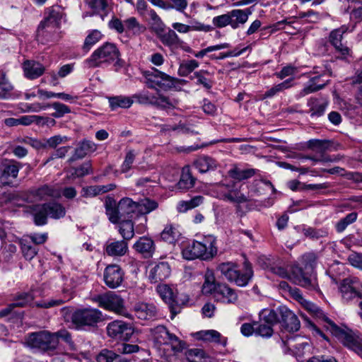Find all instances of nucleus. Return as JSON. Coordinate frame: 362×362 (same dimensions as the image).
<instances>
[{
	"label": "nucleus",
	"instance_id": "de8ad7c7",
	"mask_svg": "<svg viewBox=\"0 0 362 362\" xmlns=\"http://www.w3.org/2000/svg\"><path fill=\"white\" fill-rule=\"evenodd\" d=\"M303 234L310 239L318 240L322 238L327 237L329 234L327 228H316L313 227H303L302 230Z\"/></svg>",
	"mask_w": 362,
	"mask_h": 362
},
{
	"label": "nucleus",
	"instance_id": "5701e85b",
	"mask_svg": "<svg viewBox=\"0 0 362 362\" xmlns=\"http://www.w3.org/2000/svg\"><path fill=\"white\" fill-rule=\"evenodd\" d=\"M213 294L217 301L223 303H235L238 300L235 291L226 284H218Z\"/></svg>",
	"mask_w": 362,
	"mask_h": 362
},
{
	"label": "nucleus",
	"instance_id": "0e129e2a",
	"mask_svg": "<svg viewBox=\"0 0 362 362\" xmlns=\"http://www.w3.org/2000/svg\"><path fill=\"white\" fill-rule=\"evenodd\" d=\"M48 107H49V104L42 105L39 103H35L33 104L21 103L19 104V109L23 112H39L41 110H45Z\"/></svg>",
	"mask_w": 362,
	"mask_h": 362
},
{
	"label": "nucleus",
	"instance_id": "3c124183",
	"mask_svg": "<svg viewBox=\"0 0 362 362\" xmlns=\"http://www.w3.org/2000/svg\"><path fill=\"white\" fill-rule=\"evenodd\" d=\"M293 78H290L282 83H280L273 87H272L270 89L267 90L264 93V98H272L274 95H277L278 93L283 92L284 90L292 87L293 86Z\"/></svg>",
	"mask_w": 362,
	"mask_h": 362
},
{
	"label": "nucleus",
	"instance_id": "f8f14e48",
	"mask_svg": "<svg viewBox=\"0 0 362 362\" xmlns=\"http://www.w3.org/2000/svg\"><path fill=\"white\" fill-rule=\"evenodd\" d=\"M98 305L105 310L113 311L119 315L131 318V315L124 309V301L120 296L115 292L109 291L94 298Z\"/></svg>",
	"mask_w": 362,
	"mask_h": 362
},
{
	"label": "nucleus",
	"instance_id": "9b49d317",
	"mask_svg": "<svg viewBox=\"0 0 362 362\" xmlns=\"http://www.w3.org/2000/svg\"><path fill=\"white\" fill-rule=\"evenodd\" d=\"M156 291L161 299L168 305L173 314L172 318L180 312V305H185L189 301L187 296L184 294L176 296L173 289L165 284H158L156 286Z\"/></svg>",
	"mask_w": 362,
	"mask_h": 362
},
{
	"label": "nucleus",
	"instance_id": "13d9d810",
	"mask_svg": "<svg viewBox=\"0 0 362 362\" xmlns=\"http://www.w3.org/2000/svg\"><path fill=\"white\" fill-rule=\"evenodd\" d=\"M204 283L202 286V292L204 293H213L218 285L215 284V278L213 272L207 269L204 275Z\"/></svg>",
	"mask_w": 362,
	"mask_h": 362
},
{
	"label": "nucleus",
	"instance_id": "f3484780",
	"mask_svg": "<svg viewBox=\"0 0 362 362\" xmlns=\"http://www.w3.org/2000/svg\"><path fill=\"white\" fill-rule=\"evenodd\" d=\"M107 335L120 341H129L134 334L132 326L121 320H115L107 326Z\"/></svg>",
	"mask_w": 362,
	"mask_h": 362
},
{
	"label": "nucleus",
	"instance_id": "a18cd8bd",
	"mask_svg": "<svg viewBox=\"0 0 362 362\" xmlns=\"http://www.w3.org/2000/svg\"><path fill=\"white\" fill-rule=\"evenodd\" d=\"M211 76L212 74L206 70H199L194 73L192 78H197V84L202 85L206 89L209 90L212 88L213 81L208 76Z\"/></svg>",
	"mask_w": 362,
	"mask_h": 362
},
{
	"label": "nucleus",
	"instance_id": "9d476101",
	"mask_svg": "<svg viewBox=\"0 0 362 362\" xmlns=\"http://www.w3.org/2000/svg\"><path fill=\"white\" fill-rule=\"evenodd\" d=\"M134 102L143 105H151L162 109L175 107L177 104L176 100H171L168 97L161 94H153L146 90L132 95Z\"/></svg>",
	"mask_w": 362,
	"mask_h": 362
},
{
	"label": "nucleus",
	"instance_id": "6e6552de",
	"mask_svg": "<svg viewBox=\"0 0 362 362\" xmlns=\"http://www.w3.org/2000/svg\"><path fill=\"white\" fill-rule=\"evenodd\" d=\"M214 189L217 198L224 202L243 204L247 201V197L241 192L240 187L233 180L215 183Z\"/></svg>",
	"mask_w": 362,
	"mask_h": 362
},
{
	"label": "nucleus",
	"instance_id": "4468645a",
	"mask_svg": "<svg viewBox=\"0 0 362 362\" xmlns=\"http://www.w3.org/2000/svg\"><path fill=\"white\" fill-rule=\"evenodd\" d=\"M154 341L160 345L169 344L175 352H180L185 349V343L178 339L177 336L169 332L165 327L157 326L151 329Z\"/></svg>",
	"mask_w": 362,
	"mask_h": 362
},
{
	"label": "nucleus",
	"instance_id": "72a5a7b5",
	"mask_svg": "<svg viewBox=\"0 0 362 362\" xmlns=\"http://www.w3.org/2000/svg\"><path fill=\"white\" fill-rule=\"evenodd\" d=\"M196 179L192 175L189 166H185L181 173L180 180L177 186L178 189L182 190H188L194 187Z\"/></svg>",
	"mask_w": 362,
	"mask_h": 362
},
{
	"label": "nucleus",
	"instance_id": "a211bd4d",
	"mask_svg": "<svg viewBox=\"0 0 362 362\" xmlns=\"http://www.w3.org/2000/svg\"><path fill=\"white\" fill-rule=\"evenodd\" d=\"M362 283L357 277L351 276L344 279L340 284L339 290L342 298L346 301L351 300L356 298H361Z\"/></svg>",
	"mask_w": 362,
	"mask_h": 362
},
{
	"label": "nucleus",
	"instance_id": "39448f33",
	"mask_svg": "<svg viewBox=\"0 0 362 362\" xmlns=\"http://www.w3.org/2000/svg\"><path fill=\"white\" fill-rule=\"evenodd\" d=\"M217 269L228 281L238 286L247 285L253 276L252 266L247 261L244 262L243 272L238 269L237 264L230 262L220 264Z\"/></svg>",
	"mask_w": 362,
	"mask_h": 362
},
{
	"label": "nucleus",
	"instance_id": "864d4df0",
	"mask_svg": "<svg viewBox=\"0 0 362 362\" xmlns=\"http://www.w3.org/2000/svg\"><path fill=\"white\" fill-rule=\"evenodd\" d=\"M119 232L124 240L128 241L134 235V224L131 220H122L119 225Z\"/></svg>",
	"mask_w": 362,
	"mask_h": 362
},
{
	"label": "nucleus",
	"instance_id": "e433bc0d",
	"mask_svg": "<svg viewBox=\"0 0 362 362\" xmlns=\"http://www.w3.org/2000/svg\"><path fill=\"white\" fill-rule=\"evenodd\" d=\"M194 165L201 173L214 170L216 168V161L206 156H200L194 162Z\"/></svg>",
	"mask_w": 362,
	"mask_h": 362
},
{
	"label": "nucleus",
	"instance_id": "58836bf2",
	"mask_svg": "<svg viewBox=\"0 0 362 362\" xmlns=\"http://www.w3.org/2000/svg\"><path fill=\"white\" fill-rule=\"evenodd\" d=\"M260 322H266L272 326H274L279 322L280 313L279 308L276 310L265 308L259 313Z\"/></svg>",
	"mask_w": 362,
	"mask_h": 362
},
{
	"label": "nucleus",
	"instance_id": "0eeeda50",
	"mask_svg": "<svg viewBox=\"0 0 362 362\" xmlns=\"http://www.w3.org/2000/svg\"><path fill=\"white\" fill-rule=\"evenodd\" d=\"M273 270L276 275L288 279L294 284L307 289L315 290L317 288L316 276L314 274L308 276L298 266L293 267L291 273H288L285 268L281 267H275Z\"/></svg>",
	"mask_w": 362,
	"mask_h": 362
},
{
	"label": "nucleus",
	"instance_id": "4be33fe9",
	"mask_svg": "<svg viewBox=\"0 0 362 362\" xmlns=\"http://www.w3.org/2000/svg\"><path fill=\"white\" fill-rule=\"evenodd\" d=\"M171 274V268L166 262H160L153 267L149 271L148 279L151 283L156 284L167 279Z\"/></svg>",
	"mask_w": 362,
	"mask_h": 362
},
{
	"label": "nucleus",
	"instance_id": "f704fd0d",
	"mask_svg": "<svg viewBox=\"0 0 362 362\" xmlns=\"http://www.w3.org/2000/svg\"><path fill=\"white\" fill-rule=\"evenodd\" d=\"M62 294H63V298H62L50 300L48 301H43V302H40V303H36L35 304V305L37 308H49L51 307L60 305L64 303L65 302L69 301L74 297L73 292L69 288H63Z\"/></svg>",
	"mask_w": 362,
	"mask_h": 362
},
{
	"label": "nucleus",
	"instance_id": "473e14b6",
	"mask_svg": "<svg viewBox=\"0 0 362 362\" xmlns=\"http://www.w3.org/2000/svg\"><path fill=\"white\" fill-rule=\"evenodd\" d=\"M310 107L309 112L311 117H319L324 115L325 110L328 105V102L317 98H311L308 102Z\"/></svg>",
	"mask_w": 362,
	"mask_h": 362
},
{
	"label": "nucleus",
	"instance_id": "2eb2a0df",
	"mask_svg": "<svg viewBox=\"0 0 362 362\" xmlns=\"http://www.w3.org/2000/svg\"><path fill=\"white\" fill-rule=\"evenodd\" d=\"M103 320L102 313L95 308H84L75 311L72 316V322L78 327H93Z\"/></svg>",
	"mask_w": 362,
	"mask_h": 362
},
{
	"label": "nucleus",
	"instance_id": "dca6fc26",
	"mask_svg": "<svg viewBox=\"0 0 362 362\" xmlns=\"http://www.w3.org/2000/svg\"><path fill=\"white\" fill-rule=\"evenodd\" d=\"M291 296L313 317L321 320L324 323L323 326L327 330L329 329V327H331L330 322L334 323L317 305L306 300L299 289L291 290Z\"/></svg>",
	"mask_w": 362,
	"mask_h": 362
},
{
	"label": "nucleus",
	"instance_id": "bf43d9fd",
	"mask_svg": "<svg viewBox=\"0 0 362 362\" xmlns=\"http://www.w3.org/2000/svg\"><path fill=\"white\" fill-rule=\"evenodd\" d=\"M199 62L194 59L184 61L180 64L178 74L180 76H187L199 67Z\"/></svg>",
	"mask_w": 362,
	"mask_h": 362
},
{
	"label": "nucleus",
	"instance_id": "79ce46f5",
	"mask_svg": "<svg viewBox=\"0 0 362 362\" xmlns=\"http://www.w3.org/2000/svg\"><path fill=\"white\" fill-rule=\"evenodd\" d=\"M255 174V170L253 168L242 169L237 166L228 170L229 176L239 181L252 177Z\"/></svg>",
	"mask_w": 362,
	"mask_h": 362
},
{
	"label": "nucleus",
	"instance_id": "b1692460",
	"mask_svg": "<svg viewBox=\"0 0 362 362\" xmlns=\"http://www.w3.org/2000/svg\"><path fill=\"white\" fill-rule=\"evenodd\" d=\"M97 149V145L92 141L83 139L75 148L74 153L69 159L70 163L82 159L86 155L95 152Z\"/></svg>",
	"mask_w": 362,
	"mask_h": 362
},
{
	"label": "nucleus",
	"instance_id": "20e7f679",
	"mask_svg": "<svg viewBox=\"0 0 362 362\" xmlns=\"http://www.w3.org/2000/svg\"><path fill=\"white\" fill-rule=\"evenodd\" d=\"M119 57L120 52L116 45L105 42L96 49L84 63L88 68H95L107 66L118 61Z\"/></svg>",
	"mask_w": 362,
	"mask_h": 362
},
{
	"label": "nucleus",
	"instance_id": "c85d7f7f",
	"mask_svg": "<svg viewBox=\"0 0 362 362\" xmlns=\"http://www.w3.org/2000/svg\"><path fill=\"white\" fill-rule=\"evenodd\" d=\"M24 75L29 79H35L41 76L45 72V67L39 62L26 60L23 64Z\"/></svg>",
	"mask_w": 362,
	"mask_h": 362
},
{
	"label": "nucleus",
	"instance_id": "7c9ffc66",
	"mask_svg": "<svg viewBox=\"0 0 362 362\" xmlns=\"http://www.w3.org/2000/svg\"><path fill=\"white\" fill-rule=\"evenodd\" d=\"M118 213L122 216V218H131L132 214L137 212L136 202L132 199L125 197L122 199L117 204Z\"/></svg>",
	"mask_w": 362,
	"mask_h": 362
},
{
	"label": "nucleus",
	"instance_id": "ea45409f",
	"mask_svg": "<svg viewBox=\"0 0 362 362\" xmlns=\"http://www.w3.org/2000/svg\"><path fill=\"white\" fill-rule=\"evenodd\" d=\"M322 74L313 77L310 80V83L307 84L299 93L300 97H304L306 95L316 92L319 90L322 89L326 84L328 83V80L323 81L322 83H317Z\"/></svg>",
	"mask_w": 362,
	"mask_h": 362
},
{
	"label": "nucleus",
	"instance_id": "6e6d98bb",
	"mask_svg": "<svg viewBox=\"0 0 362 362\" xmlns=\"http://www.w3.org/2000/svg\"><path fill=\"white\" fill-rule=\"evenodd\" d=\"M125 31L133 35H139L145 30V27L141 25L135 17H130L124 21Z\"/></svg>",
	"mask_w": 362,
	"mask_h": 362
},
{
	"label": "nucleus",
	"instance_id": "6ab92c4d",
	"mask_svg": "<svg viewBox=\"0 0 362 362\" xmlns=\"http://www.w3.org/2000/svg\"><path fill=\"white\" fill-rule=\"evenodd\" d=\"M124 278V272L118 264H109L105 267L103 279L105 285L110 288H116L120 286Z\"/></svg>",
	"mask_w": 362,
	"mask_h": 362
},
{
	"label": "nucleus",
	"instance_id": "4c0bfd02",
	"mask_svg": "<svg viewBox=\"0 0 362 362\" xmlns=\"http://www.w3.org/2000/svg\"><path fill=\"white\" fill-rule=\"evenodd\" d=\"M109 103L112 110H115L119 107L129 108L134 103L133 96L117 95L110 97Z\"/></svg>",
	"mask_w": 362,
	"mask_h": 362
},
{
	"label": "nucleus",
	"instance_id": "774afa93",
	"mask_svg": "<svg viewBox=\"0 0 362 362\" xmlns=\"http://www.w3.org/2000/svg\"><path fill=\"white\" fill-rule=\"evenodd\" d=\"M21 250L24 257L26 259H33L37 253V249L35 246H32L30 243L26 241H21Z\"/></svg>",
	"mask_w": 362,
	"mask_h": 362
},
{
	"label": "nucleus",
	"instance_id": "423d86ee",
	"mask_svg": "<svg viewBox=\"0 0 362 362\" xmlns=\"http://www.w3.org/2000/svg\"><path fill=\"white\" fill-rule=\"evenodd\" d=\"M30 214L37 226H44L47 223V217L59 219L66 214L65 207L58 202H49L42 204H34L30 207Z\"/></svg>",
	"mask_w": 362,
	"mask_h": 362
},
{
	"label": "nucleus",
	"instance_id": "c756f323",
	"mask_svg": "<svg viewBox=\"0 0 362 362\" xmlns=\"http://www.w3.org/2000/svg\"><path fill=\"white\" fill-rule=\"evenodd\" d=\"M144 17L148 21L151 30L157 35H160L165 31V25L155 10L149 8Z\"/></svg>",
	"mask_w": 362,
	"mask_h": 362
},
{
	"label": "nucleus",
	"instance_id": "a19ab883",
	"mask_svg": "<svg viewBox=\"0 0 362 362\" xmlns=\"http://www.w3.org/2000/svg\"><path fill=\"white\" fill-rule=\"evenodd\" d=\"M196 334H197V339H201L202 341L226 344V339H224L222 341L221 339V335L216 330H214V329L202 330V331L198 332Z\"/></svg>",
	"mask_w": 362,
	"mask_h": 362
},
{
	"label": "nucleus",
	"instance_id": "aec40b11",
	"mask_svg": "<svg viewBox=\"0 0 362 362\" xmlns=\"http://www.w3.org/2000/svg\"><path fill=\"white\" fill-rule=\"evenodd\" d=\"M347 30L348 28L346 25H342L331 31L329 35V42L340 55L339 57L343 59L350 55L349 47L342 43L343 35L346 33Z\"/></svg>",
	"mask_w": 362,
	"mask_h": 362
},
{
	"label": "nucleus",
	"instance_id": "603ef678",
	"mask_svg": "<svg viewBox=\"0 0 362 362\" xmlns=\"http://www.w3.org/2000/svg\"><path fill=\"white\" fill-rule=\"evenodd\" d=\"M34 298L35 297L31 292H23L18 294L14 298L15 301L11 304L14 309L17 307L23 308L27 305H30Z\"/></svg>",
	"mask_w": 362,
	"mask_h": 362
},
{
	"label": "nucleus",
	"instance_id": "c9c22d12",
	"mask_svg": "<svg viewBox=\"0 0 362 362\" xmlns=\"http://www.w3.org/2000/svg\"><path fill=\"white\" fill-rule=\"evenodd\" d=\"M181 233L178 230L177 226L173 224L167 225L160 233V238L163 240L170 244L177 242Z\"/></svg>",
	"mask_w": 362,
	"mask_h": 362
},
{
	"label": "nucleus",
	"instance_id": "2f4dec72",
	"mask_svg": "<svg viewBox=\"0 0 362 362\" xmlns=\"http://www.w3.org/2000/svg\"><path fill=\"white\" fill-rule=\"evenodd\" d=\"M55 195L54 189L45 185L37 189L30 190L28 198L30 199L31 201H40L54 197Z\"/></svg>",
	"mask_w": 362,
	"mask_h": 362
},
{
	"label": "nucleus",
	"instance_id": "ddd939ff",
	"mask_svg": "<svg viewBox=\"0 0 362 362\" xmlns=\"http://www.w3.org/2000/svg\"><path fill=\"white\" fill-rule=\"evenodd\" d=\"M331 327L328 330L339 338L342 344L348 349L352 350L358 355L362 354V345L359 333H356L352 330H344L339 327L334 322L331 323Z\"/></svg>",
	"mask_w": 362,
	"mask_h": 362
},
{
	"label": "nucleus",
	"instance_id": "7ed1b4c3",
	"mask_svg": "<svg viewBox=\"0 0 362 362\" xmlns=\"http://www.w3.org/2000/svg\"><path fill=\"white\" fill-rule=\"evenodd\" d=\"M143 76L146 86L151 89L159 88L165 91L172 89L180 90L181 86L186 83L185 80L173 77L156 68L144 71Z\"/></svg>",
	"mask_w": 362,
	"mask_h": 362
},
{
	"label": "nucleus",
	"instance_id": "4d7b16f0",
	"mask_svg": "<svg viewBox=\"0 0 362 362\" xmlns=\"http://www.w3.org/2000/svg\"><path fill=\"white\" fill-rule=\"evenodd\" d=\"M102 37L103 35L100 31L98 30H91L84 40L83 49L86 52L89 51L94 45L102 39Z\"/></svg>",
	"mask_w": 362,
	"mask_h": 362
},
{
	"label": "nucleus",
	"instance_id": "69168bd1",
	"mask_svg": "<svg viewBox=\"0 0 362 362\" xmlns=\"http://www.w3.org/2000/svg\"><path fill=\"white\" fill-rule=\"evenodd\" d=\"M356 213L352 212L349 214L346 217L341 218L337 223L335 226L337 231L338 233L343 232L349 224L354 223L356 220Z\"/></svg>",
	"mask_w": 362,
	"mask_h": 362
},
{
	"label": "nucleus",
	"instance_id": "393cba45",
	"mask_svg": "<svg viewBox=\"0 0 362 362\" xmlns=\"http://www.w3.org/2000/svg\"><path fill=\"white\" fill-rule=\"evenodd\" d=\"M136 316L141 320H149L157 315V309L153 304L138 303L134 306Z\"/></svg>",
	"mask_w": 362,
	"mask_h": 362
},
{
	"label": "nucleus",
	"instance_id": "49530a36",
	"mask_svg": "<svg viewBox=\"0 0 362 362\" xmlns=\"http://www.w3.org/2000/svg\"><path fill=\"white\" fill-rule=\"evenodd\" d=\"M13 89V86L6 77V74L3 72L0 78V100L10 99Z\"/></svg>",
	"mask_w": 362,
	"mask_h": 362
},
{
	"label": "nucleus",
	"instance_id": "bb28decb",
	"mask_svg": "<svg viewBox=\"0 0 362 362\" xmlns=\"http://www.w3.org/2000/svg\"><path fill=\"white\" fill-rule=\"evenodd\" d=\"M128 250V243L122 240H110L105 244V252L111 257H122Z\"/></svg>",
	"mask_w": 362,
	"mask_h": 362
},
{
	"label": "nucleus",
	"instance_id": "e2e57ef3",
	"mask_svg": "<svg viewBox=\"0 0 362 362\" xmlns=\"http://www.w3.org/2000/svg\"><path fill=\"white\" fill-rule=\"evenodd\" d=\"M74 172H72L70 175H68V177L70 178H75L77 177H81L86 175L92 174L93 170H92V165L90 162H85L82 165H81L79 167L76 168L74 169Z\"/></svg>",
	"mask_w": 362,
	"mask_h": 362
},
{
	"label": "nucleus",
	"instance_id": "8fccbe9b",
	"mask_svg": "<svg viewBox=\"0 0 362 362\" xmlns=\"http://www.w3.org/2000/svg\"><path fill=\"white\" fill-rule=\"evenodd\" d=\"M24 312L17 311L14 309L12 304H8L6 308L0 310V318H6L7 321H13L15 320H22Z\"/></svg>",
	"mask_w": 362,
	"mask_h": 362
},
{
	"label": "nucleus",
	"instance_id": "09e8293b",
	"mask_svg": "<svg viewBox=\"0 0 362 362\" xmlns=\"http://www.w3.org/2000/svg\"><path fill=\"white\" fill-rule=\"evenodd\" d=\"M204 200L202 196H195L187 201H180L177 205V209L180 213H185L189 209H192L199 206Z\"/></svg>",
	"mask_w": 362,
	"mask_h": 362
},
{
	"label": "nucleus",
	"instance_id": "f03ea898",
	"mask_svg": "<svg viewBox=\"0 0 362 362\" xmlns=\"http://www.w3.org/2000/svg\"><path fill=\"white\" fill-rule=\"evenodd\" d=\"M216 240L213 235L204 237L202 241L194 240L182 250V257L188 260L213 258L217 254Z\"/></svg>",
	"mask_w": 362,
	"mask_h": 362
},
{
	"label": "nucleus",
	"instance_id": "338daca9",
	"mask_svg": "<svg viewBox=\"0 0 362 362\" xmlns=\"http://www.w3.org/2000/svg\"><path fill=\"white\" fill-rule=\"evenodd\" d=\"M49 107H52L55 110V112L52 114V116L55 118L62 117L64 115L71 112L69 107L59 102L49 104Z\"/></svg>",
	"mask_w": 362,
	"mask_h": 362
},
{
	"label": "nucleus",
	"instance_id": "cd10ccee",
	"mask_svg": "<svg viewBox=\"0 0 362 362\" xmlns=\"http://www.w3.org/2000/svg\"><path fill=\"white\" fill-rule=\"evenodd\" d=\"M252 14L250 8L245 9H233L230 11V27L233 29H237L243 26L248 20Z\"/></svg>",
	"mask_w": 362,
	"mask_h": 362
},
{
	"label": "nucleus",
	"instance_id": "f257e3e1",
	"mask_svg": "<svg viewBox=\"0 0 362 362\" xmlns=\"http://www.w3.org/2000/svg\"><path fill=\"white\" fill-rule=\"evenodd\" d=\"M44 15L36 35L37 41L42 44L53 40L64 16L63 8L59 5L52 6L45 10Z\"/></svg>",
	"mask_w": 362,
	"mask_h": 362
},
{
	"label": "nucleus",
	"instance_id": "37998d69",
	"mask_svg": "<svg viewBox=\"0 0 362 362\" xmlns=\"http://www.w3.org/2000/svg\"><path fill=\"white\" fill-rule=\"evenodd\" d=\"M98 362H129V361L124 356L116 354L114 351L103 349L97 356Z\"/></svg>",
	"mask_w": 362,
	"mask_h": 362
},
{
	"label": "nucleus",
	"instance_id": "5fc2aeb1",
	"mask_svg": "<svg viewBox=\"0 0 362 362\" xmlns=\"http://www.w3.org/2000/svg\"><path fill=\"white\" fill-rule=\"evenodd\" d=\"M158 203L149 199L136 202V211L139 214H147L158 208Z\"/></svg>",
	"mask_w": 362,
	"mask_h": 362
},
{
	"label": "nucleus",
	"instance_id": "412c9836",
	"mask_svg": "<svg viewBox=\"0 0 362 362\" xmlns=\"http://www.w3.org/2000/svg\"><path fill=\"white\" fill-rule=\"evenodd\" d=\"M280 313L279 322L281 328L287 332H297L300 327L298 317L285 306L279 307Z\"/></svg>",
	"mask_w": 362,
	"mask_h": 362
},
{
	"label": "nucleus",
	"instance_id": "a878e982",
	"mask_svg": "<svg viewBox=\"0 0 362 362\" xmlns=\"http://www.w3.org/2000/svg\"><path fill=\"white\" fill-rule=\"evenodd\" d=\"M134 247L145 258L152 257L156 250L153 240L146 236L139 238V239L134 243Z\"/></svg>",
	"mask_w": 362,
	"mask_h": 362
},
{
	"label": "nucleus",
	"instance_id": "680f3d73",
	"mask_svg": "<svg viewBox=\"0 0 362 362\" xmlns=\"http://www.w3.org/2000/svg\"><path fill=\"white\" fill-rule=\"evenodd\" d=\"M163 45L167 46H173L178 44L179 37L173 30H169L168 32L161 33L158 35Z\"/></svg>",
	"mask_w": 362,
	"mask_h": 362
},
{
	"label": "nucleus",
	"instance_id": "1a4fd4ad",
	"mask_svg": "<svg viewBox=\"0 0 362 362\" xmlns=\"http://www.w3.org/2000/svg\"><path fill=\"white\" fill-rule=\"evenodd\" d=\"M26 345L40 351H48L54 350L58 346V340L56 334L47 331H40L30 334L25 340Z\"/></svg>",
	"mask_w": 362,
	"mask_h": 362
},
{
	"label": "nucleus",
	"instance_id": "052dcab7",
	"mask_svg": "<svg viewBox=\"0 0 362 362\" xmlns=\"http://www.w3.org/2000/svg\"><path fill=\"white\" fill-rule=\"evenodd\" d=\"M255 334L262 337H271L274 333L273 326L271 325L260 322H255Z\"/></svg>",
	"mask_w": 362,
	"mask_h": 362
},
{
	"label": "nucleus",
	"instance_id": "c03bdc74",
	"mask_svg": "<svg viewBox=\"0 0 362 362\" xmlns=\"http://www.w3.org/2000/svg\"><path fill=\"white\" fill-rule=\"evenodd\" d=\"M106 214L112 223H117L122 220V216L118 213V205L113 199L107 200L105 202Z\"/></svg>",
	"mask_w": 362,
	"mask_h": 362
}]
</instances>
